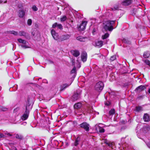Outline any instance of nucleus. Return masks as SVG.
<instances>
[{"instance_id": "e433bc0d", "label": "nucleus", "mask_w": 150, "mask_h": 150, "mask_svg": "<svg viewBox=\"0 0 150 150\" xmlns=\"http://www.w3.org/2000/svg\"><path fill=\"white\" fill-rule=\"evenodd\" d=\"M20 108H17L14 109V112L15 113H16L18 112H19L20 111Z\"/></svg>"}, {"instance_id": "c03bdc74", "label": "nucleus", "mask_w": 150, "mask_h": 150, "mask_svg": "<svg viewBox=\"0 0 150 150\" xmlns=\"http://www.w3.org/2000/svg\"><path fill=\"white\" fill-rule=\"evenodd\" d=\"M13 88L15 91L17 89V85H15L13 87Z\"/></svg>"}, {"instance_id": "4d7b16f0", "label": "nucleus", "mask_w": 150, "mask_h": 150, "mask_svg": "<svg viewBox=\"0 0 150 150\" xmlns=\"http://www.w3.org/2000/svg\"><path fill=\"white\" fill-rule=\"evenodd\" d=\"M50 63H53V62H50Z\"/></svg>"}, {"instance_id": "9b49d317", "label": "nucleus", "mask_w": 150, "mask_h": 150, "mask_svg": "<svg viewBox=\"0 0 150 150\" xmlns=\"http://www.w3.org/2000/svg\"><path fill=\"white\" fill-rule=\"evenodd\" d=\"M130 140V139H129L128 136H126L125 137H122V138L121 141V144L123 145L125 143H128L129 141Z\"/></svg>"}, {"instance_id": "a211bd4d", "label": "nucleus", "mask_w": 150, "mask_h": 150, "mask_svg": "<svg viewBox=\"0 0 150 150\" xmlns=\"http://www.w3.org/2000/svg\"><path fill=\"white\" fill-rule=\"evenodd\" d=\"M82 106V104L81 103H78L74 105V108L75 109H78L80 108Z\"/></svg>"}, {"instance_id": "a878e982", "label": "nucleus", "mask_w": 150, "mask_h": 150, "mask_svg": "<svg viewBox=\"0 0 150 150\" xmlns=\"http://www.w3.org/2000/svg\"><path fill=\"white\" fill-rule=\"evenodd\" d=\"M122 41L123 42L128 44H130L131 43L130 41L127 39H123Z\"/></svg>"}, {"instance_id": "f8f14e48", "label": "nucleus", "mask_w": 150, "mask_h": 150, "mask_svg": "<svg viewBox=\"0 0 150 150\" xmlns=\"http://www.w3.org/2000/svg\"><path fill=\"white\" fill-rule=\"evenodd\" d=\"M51 33L54 39L57 40L59 39V36L57 33H56L55 31L52 29L51 30Z\"/></svg>"}, {"instance_id": "7ed1b4c3", "label": "nucleus", "mask_w": 150, "mask_h": 150, "mask_svg": "<svg viewBox=\"0 0 150 150\" xmlns=\"http://www.w3.org/2000/svg\"><path fill=\"white\" fill-rule=\"evenodd\" d=\"M31 108L30 105L27 104L26 106V110L25 112L21 117V119L23 120H26L28 117L30 110Z\"/></svg>"}, {"instance_id": "f704fd0d", "label": "nucleus", "mask_w": 150, "mask_h": 150, "mask_svg": "<svg viewBox=\"0 0 150 150\" xmlns=\"http://www.w3.org/2000/svg\"><path fill=\"white\" fill-rule=\"evenodd\" d=\"M116 59V56L115 55H113L112 56H111L110 58V60L111 61H112L115 60Z\"/></svg>"}, {"instance_id": "6e6d98bb", "label": "nucleus", "mask_w": 150, "mask_h": 150, "mask_svg": "<svg viewBox=\"0 0 150 150\" xmlns=\"http://www.w3.org/2000/svg\"><path fill=\"white\" fill-rule=\"evenodd\" d=\"M23 150H28L26 149H23Z\"/></svg>"}, {"instance_id": "f03ea898", "label": "nucleus", "mask_w": 150, "mask_h": 150, "mask_svg": "<svg viewBox=\"0 0 150 150\" xmlns=\"http://www.w3.org/2000/svg\"><path fill=\"white\" fill-rule=\"evenodd\" d=\"M150 129L149 128L146 126H144L140 130V133H138L137 134V136L140 139L144 140L143 137H145V135L144 134L147 132Z\"/></svg>"}, {"instance_id": "bb28decb", "label": "nucleus", "mask_w": 150, "mask_h": 150, "mask_svg": "<svg viewBox=\"0 0 150 150\" xmlns=\"http://www.w3.org/2000/svg\"><path fill=\"white\" fill-rule=\"evenodd\" d=\"M9 33L11 34H13L15 35H18V33L17 32L14 30L10 31L9 32Z\"/></svg>"}, {"instance_id": "473e14b6", "label": "nucleus", "mask_w": 150, "mask_h": 150, "mask_svg": "<svg viewBox=\"0 0 150 150\" xmlns=\"http://www.w3.org/2000/svg\"><path fill=\"white\" fill-rule=\"evenodd\" d=\"M68 38V36L67 35H63L62 36L61 38V40H64Z\"/></svg>"}, {"instance_id": "3c124183", "label": "nucleus", "mask_w": 150, "mask_h": 150, "mask_svg": "<svg viewBox=\"0 0 150 150\" xmlns=\"http://www.w3.org/2000/svg\"><path fill=\"white\" fill-rule=\"evenodd\" d=\"M105 105H110V104H108L107 103H106L105 104Z\"/></svg>"}, {"instance_id": "a19ab883", "label": "nucleus", "mask_w": 150, "mask_h": 150, "mask_svg": "<svg viewBox=\"0 0 150 150\" xmlns=\"http://www.w3.org/2000/svg\"><path fill=\"white\" fill-rule=\"evenodd\" d=\"M105 142L109 146H110V147H112V143H110L109 142H107V141H106Z\"/></svg>"}, {"instance_id": "c756f323", "label": "nucleus", "mask_w": 150, "mask_h": 150, "mask_svg": "<svg viewBox=\"0 0 150 150\" xmlns=\"http://www.w3.org/2000/svg\"><path fill=\"white\" fill-rule=\"evenodd\" d=\"M76 39L81 42H83L84 41L85 38H82L81 36H79L77 37Z\"/></svg>"}, {"instance_id": "37998d69", "label": "nucleus", "mask_w": 150, "mask_h": 150, "mask_svg": "<svg viewBox=\"0 0 150 150\" xmlns=\"http://www.w3.org/2000/svg\"><path fill=\"white\" fill-rule=\"evenodd\" d=\"M144 141L146 142V144H147L148 147L150 148V142L148 143H147L146 142V141L144 140Z\"/></svg>"}, {"instance_id": "79ce46f5", "label": "nucleus", "mask_w": 150, "mask_h": 150, "mask_svg": "<svg viewBox=\"0 0 150 150\" xmlns=\"http://www.w3.org/2000/svg\"><path fill=\"white\" fill-rule=\"evenodd\" d=\"M58 24L57 23H54L52 25V28H55L56 27H57Z\"/></svg>"}, {"instance_id": "4be33fe9", "label": "nucleus", "mask_w": 150, "mask_h": 150, "mask_svg": "<svg viewBox=\"0 0 150 150\" xmlns=\"http://www.w3.org/2000/svg\"><path fill=\"white\" fill-rule=\"evenodd\" d=\"M27 33L23 31H20L18 33V35L21 36H25Z\"/></svg>"}, {"instance_id": "8fccbe9b", "label": "nucleus", "mask_w": 150, "mask_h": 150, "mask_svg": "<svg viewBox=\"0 0 150 150\" xmlns=\"http://www.w3.org/2000/svg\"><path fill=\"white\" fill-rule=\"evenodd\" d=\"M148 92L149 93H150V88H149V90H148Z\"/></svg>"}, {"instance_id": "6e6552de", "label": "nucleus", "mask_w": 150, "mask_h": 150, "mask_svg": "<svg viewBox=\"0 0 150 150\" xmlns=\"http://www.w3.org/2000/svg\"><path fill=\"white\" fill-rule=\"evenodd\" d=\"M93 44L96 47L100 48L103 45V41L101 40H97L95 42H93Z\"/></svg>"}, {"instance_id": "4c0bfd02", "label": "nucleus", "mask_w": 150, "mask_h": 150, "mask_svg": "<svg viewBox=\"0 0 150 150\" xmlns=\"http://www.w3.org/2000/svg\"><path fill=\"white\" fill-rule=\"evenodd\" d=\"M76 68L75 67H74L72 69L71 71V73L72 74L75 73L76 72Z\"/></svg>"}, {"instance_id": "09e8293b", "label": "nucleus", "mask_w": 150, "mask_h": 150, "mask_svg": "<svg viewBox=\"0 0 150 150\" xmlns=\"http://www.w3.org/2000/svg\"><path fill=\"white\" fill-rule=\"evenodd\" d=\"M3 2V1L0 0V4H1V3H2Z\"/></svg>"}, {"instance_id": "5fc2aeb1", "label": "nucleus", "mask_w": 150, "mask_h": 150, "mask_svg": "<svg viewBox=\"0 0 150 150\" xmlns=\"http://www.w3.org/2000/svg\"><path fill=\"white\" fill-rule=\"evenodd\" d=\"M18 137H19V136H18V135H17V136H16V137L17 138H18Z\"/></svg>"}, {"instance_id": "864d4df0", "label": "nucleus", "mask_w": 150, "mask_h": 150, "mask_svg": "<svg viewBox=\"0 0 150 150\" xmlns=\"http://www.w3.org/2000/svg\"><path fill=\"white\" fill-rule=\"evenodd\" d=\"M73 61H74V60H72V62H73V65H74V62H73Z\"/></svg>"}, {"instance_id": "39448f33", "label": "nucleus", "mask_w": 150, "mask_h": 150, "mask_svg": "<svg viewBox=\"0 0 150 150\" xmlns=\"http://www.w3.org/2000/svg\"><path fill=\"white\" fill-rule=\"evenodd\" d=\"M19 1L17 0H7L4 2V3H8L12 6L18 5Z\"/></svg>"}, {"instance_id": "c9c22d12", "label": "nucleus", "mask_w": 150, "mask_h": 150, "mask_svg": "<svg viewBox=\"0 0 150 150\" xmlns=\"http://www.w3.org/2000/svg\"><path fill=\"white\" fill-rule=\"evenodd\" d=\"M27 24L28 25H30L32 23V21L31 19H29L27 21Z\"/></svg>"}, {"instance_id": "58836bf2", "label": "nucleus", "mask_w": 150, "mask_h": 150, "mask_svg": "<svg viewBox=\"0 0 150 150\" xmlns=\"http://www.w3.org/2000/svg\"><path fill=\"white\" fill-rule=\"evenodd\" d=\"M32 9L33 10L35 11H37L38 10V8L35 5H34L33 6Z\"/></svg>"}, {"instance_id": "603ef678", "label": "nucleus", "mask_w": 150, "mask_h": 150, "mask_svg": "<svg viewBox=\"0 0 150 150\" xmlns=\"http://www.w3.org/2000/svg\"><path fill=\"white\" fill-rule=\"evenodd\" d=\"M88 112L89 113H90L91 112V110L90 111H88Z\"/></svg>"}, {"instance_id": "72a5a7b5", "label": "nucleus", "mask_w": 150, "mask_h": 150, "mask_svg": "<svg viewBox=\"0 0 150 150\" xmlns=\"http://www.w3.org/2000/svg\"><path fill=\"white\" fill-rule=\"evenodd\" d=\"M115 113V110L114 109H111L109 112V114L110 115H113Z\"/></svg>"}, {"instance_id": "ddd939ff", "label": "nucleus", "mask_w": 150, "mask_h": 150, "mask_svg": "<svg viewBox=\"0 0 150 150\" xmlns=\"http://www.w3.org/2000/svg\"><path fill=\"white\" fill-rule=\"evenodd\" d=\"M133 2V0H125L121 2L122 5L127 6L130 5Z\"/></svg>"}, {"instance_id": "2f4dec72", "label": "nucleus", "mask_w": 150, "mask_h": 150, "mask_svg": "<svg viewBox=\"0 0 150 150\" xmlns=\"http://www.w3.org/2000/svg\"><path fill=\"white\" fill-rule=\"evenodd\" d=\"M119 7V5H116L113 8H112L111 9L112 11H115L117 10Z\"/></svg>"}, {"instance_id": "b1692460", "label": "nucleus", "mask_w": 150, "mask_h": 150, "mask_svg": "<svg viewBox=\"0 0 150 150\" xmlns=\"http://www.w3.org/2000/svg\"><path fill=\"white\" fill-rule=\"evenodd\" d=\"M143 110L142 108L140 106H138L136 107V111L137 112H140Z\"/></svg>"}, {"instance_id": "5701e85b", "label": "nucleus", "mask_w": 150, "mask_h": 150, "mask_svg": "<svg viewBox=\"0 0 150 150\" xmlns=\"http://www.w3.org/2000/svg\"><path fill=\"white\" fill-rule=\"evenodd\" d=\"M97 129H98L99 132L100 133H103L105 131V129L102 127H101L99 126H98V128H97Z\"/></svg>"}, {"instance_id": "393cba45", "label": "nucleus", "mask_w": 150, "mask_h": 150, "mask_svg": "<svg viewBox=\"0 0 150 150\" xmlns=\"http://www.w3.org/2000/svg\"><path fill=\"white\" fill-rule=\"evenodd\" d=\"M109 36V34L108 33H106L103 35L102 37V39L103 40L106 39L108 38Z\"/></svg>"}, {"instance_id": "f257e3e1", "label": "nucleus", "mask_w": 150, "mask_h": 150, "mask_svg": "<svg viewBox=\"0 0 150 150\" xmlns=\"http://www.w3.org/2000/svg\"><path fill=\"white\" fill-rule=\"evenodd\" d=\"M115 21H107L103 23V28L106 31H112L113 29V25Z\"/></svg>"}, {"instance_id": "c85d7f7f", "label": "nucleus", "mask_w": 150, "mask_h": 150, "mask_svg": "<svg viewBox=\"0 0 150 150\" xmlns=\"http://www.w3.org/2000/svg\"><path fill=\"white\" fill-rule=\"evenodd\" d=\"M79 140L80 139L79 137L77 138L76 139L74 142V145L75 146H76L78 144Z\"/></svg>"}, {"instance_id": "ea45409f", "label": "nucleus", "mask_w": 150, "mask_h": 150, "mask_svg": "<svg viewBox=\"0 0 150 150\" xmlns=\"http://www.w3.org/2000/svg\"><path fill=\"white\" fill-rule=\"evenodd\" d=\"M57 27H58V28L61 30H62L63 29V27L62 25L60 24H58Z\"/></svg>"}, {"instance_id": "49530a36", "label": "nucleus", "mask_w": 150, "mask_h": 150, "mask_svg": "<svg viewBox=\"0 0 150 150\" xmlns=\"http://www.w3.org/2000/svg\"><path fill=\"white\" fill-rule=\"evenodd\" d=\"M7 110V108H2V110L3 111H6V110Z\"/></svg>"}, {"instance_id": "9d476101", "label": "nucleus", "mask_w": 150, "mask_h": 150, "mask_svg": "<svg viewBox=\"0 0 150 150\" xmlns=\"http://www.w3.org/2000/svg\"><path fill=\"white\" fill-rule=\"evenodd\" d=\"M146 88V86L144 85H141L137 87L135 89V91L139 93L144 90Z\"/></svg>"}, {"instance_id": "2eb2a0df", "label": "nucleus", "mask_w": 150, "mask_h": 150, "mask_svg": "<svg viewBox=\"0 0 150 150\" xmlns=\"http://www.w3.org/2000/svg\"><path fill=\"white\" fill-rule=\"evenodd\" d=\"M71 54L75 57H77L80 54L79 51L77 50H71Z\"/></svg>"}, {"instance_id": "423d86ee", "label": "nucleus", "mask_w": 150, "mask_h": 150, "mask_svg": "<svg viewBox=\"0 0 150 150\" xmlns=\"http://www.w3.org/2000/svg\"><path fill=\"white\" fill-rule=\"evenodd\" d=\"M18 41L19 42L22 43V44L21 45L22 47L25 48H29L28 46L27 45L28 42L26 41L21 39H18Z\"/></svg>"}, {"instance_id": "7c9ffc66", "label": "nucleus", "mask_w": 150, "mask_h": 150, "mask_svg": "<svg viewBox=\"0 0 150 150\" xmlns=\"http://www.w3.org/2000/svg\"><path fill=\"white\" fill-rule=\"evenodd\" d=\"M67 19V18L65 16H62L60 18V20L61 22H63L65 21Z\"/></svg>"}, {"instance_id": "4468645a", "label": "nucleus", "mask_w": 150, "mask_h": 150, "mask_svg": "<svg viewBox=\"0 0 150 150\" xmlns=\"http://www.w3.org/2000/svg\"><path fill=\"white\" fill-rule=\"evenodd\" d=\"M87 58V53L86 52H83L81 54V58L83 62L86 61Z\"/></svg>"}, {"instance_id": "f3484780", "label": "nucleus", "mask_w": 150, "mask_h": 150, "mask_svg": "<svg viewBox=\"0 0 150 150\" xmlns=\"http://www.w3.org/2000/svg\"><path fill=\"white\" fill-rule=\"evenodd\" d=\"M143 119L145 122H149L150 121V118L149 115L147 114H144Z\"/></svg>"}, {"instance_id": "1a4fd4ad", "label": "nucleus", "mask_w": 150, "mask_h": 150, "mask_svg": "<svg viewBox=\"0 0 150 150\" xmlns=\"http://www.w3.org/2000/svg\"><path fill=\"white\" fill-rule=\"evenodd\" d=\"M87 23V22L86 21H82L79 27V30H83L85 29Z\"/></svg>"}, {"instance_id": "412c9836", "label": "nucleus", "mask_w": 150, "mask_h": 150, "mask_svg": "<svg viewBox=\"0 0 150 150\" xmlns=\"http://www.w3.org/2000/svg\"><path fill=\"white\" fill-rule=\"evenodd\" d=\"M150 55V52L149 51H146L143 54V57L145 58H148Z\"/></svg>"}, {"instance_id": "cd10ccee", "label": "nucleus", "mask_w": 150, "mask_h": 150, "mask_svg": "<svg viewBox=\"0 0 150 150\" xmlns=\"http://www.w3.org/2000/svg\"><path fill=\"white\" fill-rule=\"evenodd\" d=\"M143 61L146 64L150 67V61L147 59L145 60H143Z\"/></svg>"}, {"instance_id": "a18cd8bd", "label": "nucleus", "mask_w": 150, "mask_h": 150, "mask_svg": "<svg viewBox=\"0 0 150 150\" xmlns=\"http://www.w3.org/2000/svg\"><path fill=\"white\" fill-rule=\"evenodd\" d=\"M4 136L3 134L0 133V138L4 137Z\"/></svg>"}, {"instance_id": "0eeeda50", "label": "nucleus", "mask_w": 150, "mask_h": 150, "mask_svg": "<svg viewBox=\"0 0 150 150\" xmlns=\"http://www.w3.org/2000/svg\"><path fill=\"white\" fill-rule=\"evenodd\" d=\"M81 127L84 129L86 131H88L89 130V125L86 122H84L80 125Z\"/></svg>"}, {"instance_id": "dca6fc26", "label": "nucleus", "mask_w": 150, "mask_h": 150, "mask_svg": "<svg viewBox=\"0 0 150 150\" xmlns=\"http://www.w3.org/2000/svg\"><path fill=\"white\" fill-rule=\"evenodd\" d=\"M25 11L23 10H19L18 13V16L20 18H23L25 15Z\"/></svg>"}, {"instance_id": "6ab92c4d", "label": "nucleus", "mask_w": 150, "mask_h": 150, "mask_svg": "<svg viewBox=\"0 0 150 150\" xmlns=\"http://www.w3.org/2000/svg\"><path fill=\"white\" fill-rule=\"evenodd\" d=\"M71 83L69 84H68L67 83H65L64 84L62 85L61 86V90L63 91L64 90L65 88L67 87H68L70 85H71Z\"/></svg>"}, {"instance_id": "de8ad7c7", "label": "nucleus", "mask_w": 150, "mask_h": 150, "mask_svg": "<svg viewBox=\"0 0 150 150\" xmlns=\"http://www.w3.org/2000/svg\"><path fill=\"white\" fill-rule=\"evenodd\" d=\"M5 134H7L8 135H9V136H11L12 135L11 134H10L9 133H8L7 134H6V133Z\"/></svg>"}, {"instance_id": "20e7f679", "label": "nucleus", "mask_w": 150, "mask_h": 150, "mask_svg": "<svg viewBox=\"0 0 150 150\" xmlns=\"http://www.w3.org/2000/svg\"><path fill=\"white\" fill-rule=\"evenodd\" d=\"M104 86L103 83L102 81H99L96 84L95 86V89L97 91H100L103 89Z\"/></svg>"}, {"instance_id": "aec40b11", "label": "nucleus", "mask_w": 150, "mask_h": 150, "mask_svg": "<svg viewBox=\"0 0 150 150\" xmlns=\"http://www.w3.org/2000/svg\"><path fill=\"white\" fill-rule=\"evenodd\" d=\"M79 97V94L77 93H75L73 96L72 98L74 100L78 99Z\"/></svg>"}]
</instances>
